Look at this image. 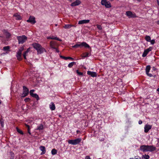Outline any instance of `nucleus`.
Listing matches in <instances>:
<instances>
[{"mask_svg":"<svg viewBox=\"0 0 159 159\" xmlns=\"http://www.w3.org/2000/svg\"><path fill=\"white\" fill-rule=\"evenodd\" d=\"M89 53L88 52L85 53L84 54V56L83 57H85L88 56Z\"/></svg>","mask_w":159,"mask_h":159,"instance_id":"obj_37","label":"nucleus"},{"mask_svg":"<svg viewBox=\"0 0 159 159\" xmlns=\"http://www.w3.org/2000/svg\"><path fill=\"white\" fill-rule=\"evenodd\" d=\"M39 149L40 150L42 151V152L41 153V155H43L45 153L46 149L44 146H41L39 147Z\"/></svg>","mask_w":159,"mask_h":159,"instance_id":"obj_17","label":"nucleus"},{"mask_svg":"<svg viewBox=\"0 0 159 159\" xmlns=\"http://www.w3.org/2000/svg\"><path fill=\"white\" fill-rule=\"evenodd\" d=\"M16 130H17V131L18 133H20V134H23V132L21 130H20V129H18V128H16Z\"/></svg>","mask_w":159,"mask_h":159,"instance_id":"obj_34","label":"nucleus"},{"mask_svg":"<svg viewBox=\"0 0 159 159\" xmlns=\"http://www.w3.org/2000/svg\"><path fill=\"white\" fill-rule=\"evenodd\" d=\"M76 72L77 74L79 75H83V73L82 72H79L78 70H76Z\"/></svg>","mask_w":159,"mask_h":159,"instance_id":"obj_38","label":"nucleus"},{"mask_svg":"<svg viewBox=\"0 0 159 159\" xmlns=\"http://www.w3.org/2000/svg\"><path fill=\"white\" fill-rule=\"evenodd\" d=\"M55 39L57 40H58V41H61V39H60L59 38H57V37H55Z\"/></svg>","mask_w":159,"mask_h":159,"instance_id":"obj_47","label":"nucleus"},{"mask_svg":"<svg viewBox=\"0 0 159 159\" xmlns=\"http://www.w3.org/2000/svg\"><path fill=\"white\" fill-rule=\"evenodd\" d=\"M130 159H141L140 157H139V158H136V157H135L134 158H130Z\"/></svg>","mask_w":159,"mask_h":159,"instance_id":"obj_46","label":"nucleus"},{"mask_svg":"<svg viewBox=\"0 0 159 159\" xmlns=\"http://www.w3.org/2000/svg\"><path fill=\"white\" fill-rule=\"evenodd\" d=\"M72 27H75L74 25H72Z\"/></svg>","mask_w":159,"mask_h":159,"instance_id":"obj_62","label":"nucleus"},{"mask_svg":"<svg viewBox=\"0 0 159 159\" xmlns=\"http://www.w3.org/2000/svg\"><path fill=\"white\" fill-rule=\"evenodd\" d=\"M27 21L32 24H34L36 22L35 18L34 16H31L30 17L29 19L27 20Z\"/></svg>","mask_w":159,"mask_h":159,"instance_id":"obj_10","label":"nucleus"},{"mask_svg":"<svg viewBox=\"0 0 159 159\" xmlns=\"http://www.w3.org/2000/svg\"><path fill=\"white\" fill-rule=\"evenodd\" d=\"M145 39L148 42H150L151 41V37L150 36L147 35L145 37Z\"/></svg>","mask_w":159,"mask_h":159,"instance_id":"obj_30","label":"nucleus"},{"mask_svg":"<svg viewBox=\"0 0 159 159\" xmlns=\"http://www.w3.org/2000/svg\"><path fill=\"white\" fill-rule=\"evenodd\" d=\"M157 24H159V20L157 21Z\"/></svg>","mask_w":159,"mask_h":159,"instance_id":"obj_61","label":"nucleus"},{"mask_svg":"<svg viewBox=\"0 0 159 159\" xmlns=\"http://www.w3.org/2000/svg\"><path fill=\"white\" fill-rule=\"evenodd\" d=\"M126 15L129 18H135L137 17L135 13H133L130 11H126Z\"/></svg>","mask_w":159,"mask_h":159,"instance_id":"obj_5","label":"nucleus"},{"mask_svg":"<svg viewBox=\"0 0 159 159\" xmlns=\"http://www.w3.org/2000/svg\"><path fill=\"white\" fill-rule=\"evenodd\" d=\"M81 47H84L85 48H90V46L89 45L87 44L86 43L84 42H83L81 43Z\"/></svg>","mask_w":159,"mask_h":159,"instance_id":"obj_20","label":"nucleus"},{"mask_svg":"<svg viewBox=\"0 0 159 159\" xmlns=\"http://www.w3.org/2000/svg\"><path fill=\"white\" fill-rule=\"evenodd\" d=\"M87 74L91 75V76L93 77H95L97 76V74L96 72H92L90 71H88L87 72Z\"/></svg>","mask_w":159,"mask_h":159,"instance_id":"obj_14","label":"nucleus"},{"mask_svg":"<svg viewBox=\"0 0 159 159\" xmlns=\"http://www.w3.org/2000/svg\"><path fill=\"white\" fill-rule=\"evenodd\" d=\"M76 132H77V133H78V132H79V130H77Z\"/></svg>","mask_w":159,"mask_h":159,"instance_id":"obj_59","label":"nucleus"},{"mask_svg":"<svg viewBox=\"0 0 159 159\" xmlns=\"http://www.w3.org/2000/svg\"><path fill=\"white\" fill-rule=\"evenodd\" d=\"M57 152V151L55 149H53L51 151V153L52 155H54L56 154Z\"/></svg>","mask_w":159,"mask_h":159,"instance_id":"obj_32","label":"nucleus"},{"mask_svg":"<svg viewBox=\"0 0 159 159\" xmlns=\"http://www.w3.org/2000/svg\"><path fill=\"white\" fill-rule=\"evenodd\" d=\"M157 90L158 92V93L159 94V88L157 89Z\"/></svg>","mask_w":159,"mask_h":159,"instance_id":"obj_53","label":"nucleus"},{"mask_svg":"<svg viewBox=\"0 0 159 159\" xmlns=\"http://www.w3.org/2000/svg\"><path fill=\"white\" fill-rule=\"evenodd\" d=\"M55 37H54L53 36H52V37H48L47 38V39H55Z\"/></svg>","mask_w":159,"mask_h":159,"instance_id":"obj_41","label":"nucleus"},{"mask_svg":"<svg viewBox=\"0 0 159 159\" xmlns=\"http://www.w3.org/2000/svg\"><path fill=\"white\" fill-rule=\"evenodd\" d=\"M139 2H141L142 0H137Z\"/></svg>","mask_w":159,"mask_h":159,"instance_id":"obj_58","label":"nucleus"},{"mask_svg":"<svg viewBox=\"0 0 159 159\" xmlns=\"http://www.w3.org/2000/svg\"><path fill=\"white\" fill-rule=\"evenodd\" d=\"M60 57L62 58H63L65 60H67V59H71V60H73V59L71 57H65L63 56H61Z\"/></svg>","mask_w":159,"mask_h":159,"instance_id":"obj_28","label":"nucleus"},{"mask_svg":"<svg viewBox=\"0 0 159 159\" xmlns=\"http://www.w3.org/2000/svg\"><path fill=\"white\" fill-rule=\"evenodd\" d=\"M89 20H81L79 21L78 24H86L89 22Z\"/></svg>","mask_w":159,"mask_h":159,"instance_id":"obj_15","label":"nucleus"},{"mask_svg":"<svg viewBox=\"0 0 159 159\" xmlns=\"http://www.w3.org/2000/svg\"><path fill=\"white\" fill-rule=\"evenodd\" d=\"M151 67L150 66L148 65L147 66L146 68V72L147 75L150 77H152V75L151 74L149 73V72L150 70Z\"/></svg>","mask_w":159,"mask_h":159,"instance_id":"obj_9","label":"nucleus"},{"mask_svg":"<svg viewBox=\"0 0 159 159\" xmlns=\"http://www.w3.org/2000/svg\"><path fill=\"white\" fill-rule=\"evenodd\" d=\"M29 91L28 89L25 86H23V93L25 94L28 95L29 94Z\"/></svg>","mask_w":159,"mask_h":159,"instance_id":"obj_18","label":"nucleus"},{"mask_svg":"<svg viewBox=\"0 0 159 159\" xmlns=\"http://www.w3.org/2000/svg\"><path fill=\"white\" fill-rule=\"evenodd\" d=\"M81 139L80 138H77L74 140H69L68 141L69 144L75 145L79 143L81 141Z\"/></svg>","mask_w":159,"mask_h":159,"instance_id":"obj_2","label":"nucleus"},{"mask_svg":"<svg viewBox=\"0 0 159 159\" xmlns=\"http://www.w3.org/2000/svg\"><path fill=\"white\" fill-rule=\"evenodd\" d=\"M147 149V151L152 152L156 150V148L153 146L147 145V147H145Z\"/></svg>","mask_w":159,"mask_h":159,"instance_id":"obj_7","label":"nucleus"},{"mask_svg":"<svg viewBox=\"0 0 159 159\" xmlns=\"http://www.w3.org/2000/svg\"><path fill=\"white\" fill-rule=\"evenodd\" d=\"M55 49L56 50V52H59V51H58V50H57V49H56H56Z\"/></svg>","mask_w":159,"mask_h":159,"instance_id":"obj_54","label":"nucleus"},{"mask_svg":"<svg viewBox=\"0 0 159 159\" xmlns=\"http://www.w3.org/2000/svg\"><path fill=\"white\" fill-rule=\"evenodd\" d=\"M31 96L36 98L37 100H38L39 99V98L38 95L36 93H34L32 94Z\"/></svg>","mask_w":159,"mask_h":159,"instance_id":"obj_25","label":"nucleus"},{"mask_svg":"<svg viewBox=\"0 0 159 159\" xmlns=\"http://www.w3.org/2000/svg\"><path fill=\"white\" fill-rule=\"evenodd\" d=\"M72 48H78L79 47H81V43H77V44H76L75 45H74L72 46Z\"/></svg>","mask_w":159,"mask_h":159,"instance_id":"obj_23","label":"nucleus"},{"mask_svg":"<svg viewBox=\"0 0 159 159\" xmlns=\"http://www.w3.org/2000/svg\"><path fill=\"white\" fill-rule=\"evenodd\" d=\"M142 158H144L145 159H148L149 158V156L148 155H143L142 156Z\"/></svg>","mask_w":159,"mask_h":159,"instance_id":"obj_31","label":"nucleus"},{"mask_svg":"<svg viewBox=\"0 0 159 159\" xmlns=\"http://www.w3.org/2000/svg\"><path fill=\"white\" fill-rule=\"evenodd\" d=\"M49 107L52 111H53L55 109V106L53 102H51L49 105Z\"/></svg>","mask_w":159,"mask_h":159,"instance_id":"obj_19","label":"nucleus"},{"mask_svg":"<svg viewBox=\"0 0 159 159\" xmlns=\"http://www.w3.org/2000/svg\"><path fill=\"white\" fill-rule=\"evenodd\" d=\"M38 54H41L44 52H46L45 49L41 46L39 48L36 49Z\"/></svg>","mask_w":159,"mask_h":159,"instance_id":"obj_8","label":"nucleus"},{"mask_svg":"<svg viewBox=\"0 0 159 159\" xmlns=\"http://www.w3.org/2000/svg\"><path fill=\"white\" fill-rule=\"evenodd\" d=\"M10 49V47L9 46H5L3 48V50L4 51H8Z\"/></svg>","mask_w":159,"mask_h":159,"instance_id":"obj_33","label":"nucleus"},{"mask_svg":"<svg viewBox=\"0 0 159 159\" xmlns=\"http://www.w3.org/2000/svg\"><path fill=\"white\" fill-rule=\"evenodd\" d=\"M0 37L3 38L4 37L3 36H0Z\"/></svg>","mask_w":159,"mask_h":159,"instance_id":"obj_60","label":"nucleus"},{"mask_svg":"<svg viewBox=\"0 0 159 159\" xmlns=\"http://www.w3.org/2000/svg\"><path fill=\"white\" fill-rule=\"evenodd\" d=\"M81 2L79 0H76L75 2H72L70 5L72 7L75 6L80 5Z\"/></svg>","mask_w":159,"mask_h":159,"instance_id":"obj_12","label":"nucleus"},{"mask_svg":"<svg viewBox=\"0 0 159 159\" xmlns=\"http://www.w3.org/2000/svg\"><path fill=\"white\" fill-rule=\"evenodd\" d=\"M19 44H22L25 42L27 40V37L25 35L17 37Z\"/></svg>","mask_w":159,"mask_h":159,"instance_id":"obj_1","label":"nucleus"},{"mask_svg":"<svg viewBox=\"0 0 159 159\" xmlns=\"http://www.w3.org/2000/svg\"><path fill=\"white\" fill-rule=\"evenodd\" d=\"M30 100V99L29 98H26L24 99L25 102H29Z\"/></svg>","mask_w":159,"mask_h":159,"instance_id":"obj_42","label":"nucleus"},{"mask_svg":"<svg viewBox=\"0 0 159 159\" xmlns=\"http://www.w3.org/2000/svg\"><path fill=\"white\" fill-rule=\"evenodd\" d=\"M76 62H73L70 63L68 65V67L69 68H71L74 65L76 64Z\"/></svg>","mask_w":159,"mask_h":159,"instance_id":"obj_29","label":"nucleus"},{"mask_svg":"<svg viewBox=\"0 0 159 159\" xmlns=\"http://www.w3.org/2000/svg\"><path fill=\"white\" fill-rule=\"evenodd\" d=\"M50 45L51 48L53 49H56L55 47V43L53 41H51L50 43Z\"/></svg>","mask_w":159,"mask_h":159,"instance_id":"obj_21","label":"nucleus"},{"mask_svg":"<svg viewBox=\"0 0 159 159\" xmlns=\"http://www.w3.org/2000/svg\"><path fill=\"white\" fill-rule=\"evenodd\" d=\"M85 159H91L89 156H86L85 158Z\"/></svg>","mask_w":159,"mask_h":159,"instance_id":"obj_48","label":"nucleus"},{"mask_svg":"<svg viewBox=\"0 0 159 159\" xmlns=\"http://www.w3.org/2000/svg\"><path fill=\"white\" fill-rule=\"evenodd\" d=\"M152 49V47H150L146 49L145 50L143 54H142V57H146L147 55L148 54V52L151 51Z\"/></svg>","mask_w":159,"mask_h":159,"instance_id":"obj_6","label":"nucleus"},{"mask_svg":"<svg viewBox=\"0 0 159 159\" xmlns=\"http://www.w3.org/2000/svg\"><path fill=\"white\" fill-rule=\"evenodd\" d=\"M28 132L30 134H31V133L30 132V129H27Z\"/></svg>","mask_w":159,"mask_h":159,"instance_id":"obj_49","label":"nucleus"},{"mask_svg":"<svg viewBox=\"0 0 159 159\" xmlns=\"http://www.w3.org/2000/svg\"><path fill=\"white\" fill-rule=\"evenodd\" d=\"M153 69L154 70H155V68L154 67H153Z\"/></svg>","mask_w":159,"mask_h":159,"instance_id":"obj_57","label":"nucleus"},{"mask_svg":"<svg viewBox=\"0 0 159 159\" xmlns=\"http://www.w3.org/2000/svg\"><path fill=\"white\" fill-rule=\"evenodd\" d=\"M13 16L16 17V20H21L22 18L18 14H15Z\"/></svg>","mask_w":159,"mask_h":159,"instance_id":"obj_22","label":"nucleus"},{"mask_svg":"<svg viewBox=\"0 0 159 159\" xmlns=\"http://www.w3.org/2000/svg\"><path fill=\"white\" fill-rule=\"evenodd\" d=\"M34 91V89H32V90H31L30 91V95H32V94H34L33 93V92Z\"/></svg>","mask_w":159,"mask_h":159,"instance_id":"obj_39","label":"nucleus"},{"mask_svg":"<svg viewBox=\"0 0 159 159\" xmlns=\"http://www.w3.org/2000/svg\"><path fill=\"white\" fill-rule=\"evenodd\" d=\"M10 155L11 156V157H14V154L12 152H10Z\"/></svg>","mask_w":159,"mask_h":159,"instance_id":"obj_43","label":"nucleus"},{"mask_svg":"<svg viewBox=\"0 0 159 159\" xmlns=\"http://www.w3.org/2000/svg\"><path fill=\"white\" fill-rule=\"evenodd\" d=\"M14 158L13 157H11L10 158V159H14Z\"/></svg>","mask_w":159,"mask_h":159,"instance_id":"obj_56","label":"nucleus"},{"mask_svg":"<svg viewBox=\"0 0 159 159\" xmlns=\"http://www.w3.org/2000/svg\"><path fill=\"white\" fill-rule=\"evenodd\" d=\"M26 126L27 128L28 129H30V127L29 125H25Z\"/></svg>","mask_w":159,"mask_h":159,"instance_id":"obj_51","label":"nucleus"},{"mask_svg":"<svg viewBox=\"0 0 159 159\" xmlns=\"http://www.w3.org/2000/svg\"><path fill=\"white\" fill-rule=\"evenodd\" d=\"M147 147V146L146 145H143L141 147V149L143 151H147V149L146 147Z\"/></svg>","mask_w":159,"mask_h":159,"instance_id":"obj_26","label":"nucleus"},{"mask_svg":"<svg viewBox=\"0 0 159 159\" xmlns=\"http://www.w3.org/2000/svg\"><path fill=\"white\" fill-rule=\"evenodd\" d=\"M43 128V126L42 124H40L39 126H38L36 130H42Z\"/></svg>","mask_w":159,"mask_h":159,"instance_id":"obj_27","label":"nucleus"},{"mask_svg":"<svg viewBox=\"0 0 159 159\" xmlns=\"http://www.w3.org/2000/svg\"><path fill=\"white\" fill-rule=\"evenodd\" d=\"M32 45L33 48L36 50L41 46L39 44L36 43H33L32 44Z\"/></svg>","mask_w":159,"mask_h":159,"instance_id":"obj_16","label":"nucleus"},{"mask_svg":"<svg viewBox=\"0 0 159 159\" xmlns=\"http://www.w3.org/2000/svg\"><path fill=\"white\" fill-rule=\"evenodd\" d=\"M150 42H151V44H153L155 42V40L154 39L152 40H151Z\"/></svg>","mask_w":159,"mask_h":159,"instance_id":"obj_44","label":"nucleus"},{"mask_svg":"<svg viewBox=\"0 0 159 159\" xmlns=\"http://www.w3.org/2000/svg\"><path fill=\"white\" fill-rule=\"evenodd\" d=\"M23 57H24V58L25 59H26V56L27 55H25L24 54H23Z\"/></svg>","mask_w":159,"mask_h":159,"instance_id":"obj_52","label":"nucleus"},{"mask_svg":"<svg viewBox=\"0 0 159 159\" xmlns=\"http://www.w3.org/2000/svg\"><path fill=\"white\" fill-rule=\"evenodd\" d=\"M1 63V62L0 61V64Z\"/></svg>","mask_w":159,"mask_h":159,"instance_id":"obj_64","label":"nucleus"},{"mask_svg":"<svg viewBox=\"0 0 159 159\" xmlns=\"http://www.w3.org/2000/svg\"><path fill=\"white\" fill-rule=\"evenodd\" d=\"M142 123V121L141 120H139V124L140 125Z\"/></svg>","mask_w":159,"mask_h":159,"instance_id":"obj_50","label":"nucleus"},{"mask_svg":"<svg viewBox=\"0 0 159 159\" xmlns=\"http://www.w3.org/2000/svg\"><path fill=\"white\" fill-rule=\"evenodd\" d=\"M96 26H97V28L99 30H101L102 29V27L100 25L97 24L96 25Z\"/></svg>","mask_w":159,"mask_h":159,"instance_id":"obj_35","label":"nucleus"},{"mask_svg":"<svg viewBox=\"0 0 159 159\" xmlns=\"http://www.w3.org/2000/svg\"><path fill=\"white\" fill-rule=\"evenodd\" d=\"M27 95V94H25V93H23L22 94L21 97L23 98L25 97Z\"/></svg>","mask_w":159,"mask_h":159,"instance_id":"obj_45","label":"nucleus"},{"mask_svg":"<svg viewBox=\"0 0 159 159\" xmlns=\"http://www.w3.org/2000/svg\"><path fill=\"white\" fill-rule=\"evenodd\" d=\"M72 26V25L71 24H66L63 26V28L65 29H68L70 28Z\"/></svg>","mask_w":159,"mask_h":159,"instance_id":"obj_24","label":"nucleus"},{"mask_svg":"<svg viewBox=\"0 0 159 159\" xmlns=\"http://www.w3.org/2000/svg\"><path fill=\"white\" fill-rule=\"evenodd\" d=\"M0 123L1 126L2 127H3L4 126V122L2 120H0Z\"/></svg>","mask_w":159,"mask_h":159,"instance_id":"obj_40","label":"nucleus"},{"mask_svg":"<svg viewBox=\"0 0 159 159\" xmlns=\"http://www.w3.org/2000/svg\"><path fill=\"white\" fill-rule=\"evenodd\" d=\"M152 128V125L147 124L144 126V132L145 133H147L149 130Z\"/></svg>","mask_w":159,"mask_h":159,"instance_id":"obj_11","label":"nucleus"},{"mask_svg":"<svg viewBox=\"0 0 159 159\" xmlns=\"http://www.w3.org/2000/svg\"><path fill=\"white\" fill-rule=\"evenodd\" d=\"M101 3L102 5L105 6L106 8L111 7V3L109 2H107L106 0H102Z\"/></svg>","mask_w":159,"mask_h":159,"instance_id":"obj_4","label":"nucleus"},{"mask_svg":"<svg viewBox=\"0 0 159 159\" xmlns=\"http://www.w3.org/2000/svg\"><path fill=\"white\" fill-rule=\"evenodd\" d=\"M3 34L6 36L7 39H9L11 36V34L7 30H2Z\"/></svg>","mask_w":159,"mask_h":159,"instance_id":"obj_13","label":"nucleus"},{"mask_svg":"<svg viewBox=\"0 0 159 159\" xmlns=\"http://www.w3.org/2000/svg\"><path fill=\"white\" fill-rule=\"evenodd\" d=\"M157 2L159 6V0H157Z\"/></svg>","mask_w":159,"mask_h":159,"instance_id":"obj_55","label":"nucleus"},{"mask_svg":"<svg viewBox=\"0 0 159 159\" xmlns=\"http://www.w3.org/2000/svg\"><path fill=\"white\" fill-rule=\"evenodd\" d=\"M30 51V48H28L27 50L23 53V54L25 55H27V53Z\"/></svg>","mask_w":159,"mask_h":159,"instance_id":"obj_36","label":"nucleus"},{"mask_svg":"<svg viewBox=\"0 0 159 159\" xmlns=\"http://www.w3.org/2000/svg\"><path fill=\"white\" fill-rule=\"evenodd\" d=\"M57 24H55V26H57Z\"/></svg>","mask_w":159,"mask_h":159,"instance_id":"obj_63","label":"nucleus"},{"mask_svg":"<svg viewBox=\"0 0 159 159\" xmlns=\"http://www.w3.org/2000/svg\"><path fill=\"white\" fill-rule=\"evenodd\" d=\"M24 48L23 47H21L18 50L17 52L16 57L18 60H21L20 57L22 54V52L24 50Z\"/></svg>","mask_w":159,"mask_h":159,"instance_id":"obj_3","label":"nucleus"}]
</instances>
